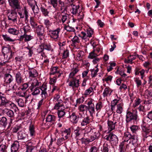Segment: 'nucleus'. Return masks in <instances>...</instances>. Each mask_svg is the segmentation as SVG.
I'll return each mask as SVG.
<instances>
[{
	"mask_svg": "<svg viewBox=\"0 0 152 152\" xmlns=\"http://www.w3.org/2000/svg\"><path fill=\"white\" fill-rule=\"evenodd\" d=\"M72 41L73 44H76L79 43L80 42V39L78 37L76 36H75L72 39Z\"/></svg>",
	"mask_w": 152,
	"mask_h": 152,
	"instance_id": "obj_50",
	"label": "nucleus"
},
{
	"mask_svg": "<svg viewBox=\"0 0 152 152\" xmlns=\"http://www.w3.org/2000/svg\"><path fill=\"white\" fill-rule=\"evenodd\" d=\"M94 33L93 30L91 28H89L87 30L86 33L82 31L81 33L78 35V36L81 37L82 39H85L87 37H90Z\"/></svg>",
	"mask_w": 152,
	"mask_h": 152,
	"instance_id": "obj_6",
	"label": "nucleus"
},
{
	"mask_svg": "<svg viewBox=\"0 0 152 152\" xmlns=\"http://www.w3.org/2000/svg\"><path fill=\"white\" fill-rule=\"evenodd\" d=\"M134 81L136 82L137 84V87H138L141 85V81L139 79V78H135Z\"/></svg>",
	"mask_w": 152,
	"mask_h": 152,
	"instance_id": "obj_63",
	"label": "nucleus"
},
{
	"mask_svg": "<svg viewBox=\"0 0 152 152\" xmlns=\"http://www.w3.org/2000/svg\"><path fill=\"white\" fill-rule=\"evenodd\" d=\"M40 10L42 14L45 16H48L49 12L48 11L47 9L41 6L40 7Z\"/></svg>",
	"mask_w": 152,
	"mask_h": 152,
	"instance_id": "obj_34",
	"label": "nucleus"
},
{
	"mask_svg": "<svg viewBox=\"0 0 152 152\" xmlns=\"http://www.w3.org/2000/svg\"><path fill=\"white\" fill-rule=\"evenodd\" d=\"M57 114L59 118H61L63 117L65 115L66 112L64 111V109L62 110L61 109H59L58 110Z\"/></svg>",
	"mask_w": 152,
	"mask_h": 152,
	"instance_id": "obj_36",
	"label": "nucleus"
},
{
	"mask_svg": "<svg viewBox=\"0 0 152 152\" xmlns=\"http://www.w3.org/2000/svg\"><path fill=\"white\" fill-rule=\"evenodd\" d=\"M137 140L136 139L132 140H129V141L125 142L126 148L127 149L132 150L134 149L135 145L136 144Z\"/></svg>",
	"mask_w": 152,
	"mask_h": 152,
	"instance_id": "obj_10",
	"label": "nucleus"
},
{
	"mask_svg": "<svg viewBox=\"0 0 152 152\" xmlns=\"http://www.w3.org/2000/svg\"><path fill=\"white\" fill-rule=\"evenodd\" d=\"M15 81L18 85H20L23 83L24 80L22 74L20 72H17L15 74Z\"/></svg>",
	"mask_w": 152,
	"mask_h": 152,
	"instance_id": "obj_12",
	"label": "nucleus"
},
{
	"mask_svg": "<svg viewBox=\"0 0 152 152\" xmlns=\"http://www.w3.org/2000/svg\"><path fill=\"white\" fill-rule=\"evenodd\" d=\"M152 120L150 119L147 116L145 117L143 120V123L145 124L146 125H149L151 123Z\"/></svg>",
	"mask_w": 152,
	"mask_h": 152,
	"instance_id": "obj_38",
	"label": "nucleus"
},
{
	"mask_svg": "<svg viewBox=\"0 0 152 152\" xmlns=\"http://www.w3.org/2000/svg\"><path fill=\"white\" fill-rule=\"evenodd\" d=\"M65 139L64 138H61L57 140V144L58 145H61L64 142Z\"/></svg>",
	"mask_w": 152,
	"mask_h": 152,
	"instance_id": "obj_58",
	"label": "nucleus"
},
{
	"mask_svg": "<svg viewBox=\"0 0 152 152\" xmlns=\"http://www.w3.org/2000/svg\"><path fill=\"white\" fill-rule=\"evenodd\" d=\"M123 105L119 104L117 105V109L116 112L119 114H121L123 111Z\"/></svg>",
	"mask_w": 152,
	"mask_h": 152,
	"instance_id": "obj_32",
	"label": "nucleus"
},
{
	"mask_svg": "<svg viewBox=\"0 0 152 152\" xmlns=\"http://www.w3.org/2000/svg\"><path fill=\"white\" fill-rule=\"evenodd\" d=\"M77 140H80L82 137V131L79 127H77L74 131Z\"/></svg>",
	"mask_w": 152,
	"mask_h": 152,
	"instance_id": "obj_21",
	"label": "nucleus"
},
{
	"mask_svg": "<svg viewBox=\"0 0 152 152\" xmlns=\"http://www.w3.org/2000/svg\"><path fill=\"white\" fill-rule=\"evenodd\" d=\"M8 32L10 34L16 35L18 34L19 30L14 28H10L8 29Z\"/></svg>",
	"mask_w": 152,
	"mask_h": 152,
	"instance_id": "obj_40",
	"label": "nucleus"
},
{
	"mask_svg": "<svg viewBox=\"0 0 152 152\" xmlns=\"http://www.w3.org/2000/svg\"><path fill=\"white\" fill-rule=\"evenodd\" d=\"M94 100L92 99H90L87 102V110L91 116L93 117L94 114L95 113V106L94 104L93 103Z\"/></svg>",
	"mask_w": 152,
	"mask_h": 152,
	"instance_id": "obj_7",
	"label": "nucleus"
},
{
	"mask_svg": "<svg viewBox=\"0 0 152 152\" xmlns=\"http://www.w3.org/2000/svg\"><path fill=\"white\" fill-rule=\"evenodd\" d=\"M56 120V118L53 115H48L46 118V121L47 122H50L54 123Z\"/></svg>",
	"mask_w": 152,
	"mask_h": 152,
	"instance_id": "obj_26",
	"label": "nucleus"
},
{
	"mask_svg": "<svg viewBox=\"0 0 152 152\" xmlns=\"http://www.w3.org/2000/svg\"><path fill=\"white\" fill-rule=\"evenodd\" d=\"M97 65L96 66L95 68H97L96 69H93L90 70V71L91 72V76L92 77H96L97 75V73L99 71L98 69L97 68Z\"/></svg>",
	"mask_w": 152,
	"mask_h": 152,
	"instance_id": "obj_43",
	"label": "nucleus"
},
{
	"mask_svg": "<svg viewBox=\"0 0 152 152\" xmlns=\"http://www.w3.org/2000/svg\"><path fill=\"white\" fill-rule=\"evenodd\" d=\"M95 50H94L93 52H91L89 54V55L88 56V57L89 58L93 59L96 58L98 55L96 53H95Z\"/></svg>",
	"mask_w": 152,
	"mask_h": 152,
	"instance_id": "obj_51",
	"label": "nucleus"
},
{
	"mask_svg": "<svg viewBox=\"0 0 152 152\" xmlns=\"http://www.w3.org/2000/svg\"><path fill=\"white\" fill-rule=\"evenodd\" d=\"M8 2L10 6L18 9L19 7V4L18 0H8Z\"/></svg>",
	"mask_w": 152,
	"mask_h": 152,
	"instance_id": "obj_24",
	"label": "nucleus"
},
{
	"mask_svg": "<svg viewBox=\"0 0 152 152\" xmlns=\"http://www.w3.org/2000/svg\"><path fill=\"white\" fill-rule=\"evenodd\" d=\"M78 110L80 112L84 113L85 111L87 110V106L84 104H80Z\"/></svg>",
	"mask_w": 152,
	"mask_h": 152,
	"instance_id": "obj_39",
	"label": "nucleus"
},
{
	"mask_svg": "<svg viewBox=\"0 0 152 152\" xmlns=\"http://www.w3.org/2000/svg\"><path fill=\"white\" fill-rule=\"evenodd\" d=\"M3 112L4 113L6 114L10 118L8 122V128H10L12 124H13V121L15 120L14 113L13 111L11 110L5 108L3 110Z\"/></svg>",
	"mask_w": 152,
	"mask_h": 152,
	"instance_id": "obj_4",
	"label": "nucleus"
},
{
	"mask_svg": "<svg viewBox=\"0 0 152 152\" xmlns=\"http://www.w3.org/2000/svg\"><path fill=\"white\" fill-rule=\"evenodd\" d=\"M0 99L1 100L0 107L2 106L7 107L10 105L12 107H14L15 108H17L15 105L8 100L6 98L5 95L1 92H0Z\"/></svg>",
	"mask_w": 152,
	"mask_h": 152,
	"instance_id": "obj_3",
	"label": "nucleus"
},
{
	"mask_svg": "<svg viewBox=\"0 0 152 152\" xmlns=\"http://www.w3.org/2000/svg\"><path fill=\"white\" fill-rule=\"evenodd\" d=\"M31 9L34 12V15H35L36 14L38 13L39 11V9L38 7H37L36 9H35V5H34L32 6H31Z\"/></svg>",
	"mask_w": 152,
	"mask_h": 152,
	"instance_id": "obj_57",
	"label": "nucleus"
},
{
	"mask_svg": "<svg viewBox=\"0 0 152 152\" xmlns=\"http://www.w3.org/2000/svg\"><path fill=\"white\" fill-rule=\"evenodd\" d=\"M81 141L82 144H87L88 143L90 142L89 139L87 138H84L83 137H82L80 139Z\"/></svg>",
	"mask_w": 152,
	"mask_h": 152,
	"instance_id": "obj_59",
	"label": "nucleus"
},
{
	"mask_svg": "<svg viewBox=\"0 0 152 152\" xmlns=\"http://www.w3.org/2000/svg\"><path fill=\"white\" fill-rule=\"evenodd\" d=\"M60 69L58 66H52L50 69V76L55 75L58 77H59L62 74L60 73Z\"/></svg>",
	"mask_w": 152,
	"mask_h": 152,
	"instance_id": "obj_9",
	"label": "nucleus"
},
{
	"mask_svg": "<svg viewBox=\"0 0 152 152\" xmlns=\"http://www.w3.org/2000/svg\"><path fill=\"white\" fill-rule=\"evenodd\" d=\"M29 130L31 137L33 138L35 135V132L34 130V127L33 124H31L29 127Z\"/></svg>",
	"mask_w": 152,
	"mask_h": 152,
	"instance_id": "obj_25",
	"label": "nucleus"
},
{
	"mask_svg": "<svg viewBox=\"0 0 152 152\" xmlns=\"http://www.w3.org/2000/svg\"><path fill=\"white\" fill-rule=\"evenodd\" d=\"M25 37L24 41L25 42L29 41L33 38V36L31 35H28L26 34H25Z\"/></svg>",
	"mask_w": 152,
	"mask_h": 152,
	"instance_id": "obj_54",
	"label": "nucleus"
},
{
	"mask_svg": "<svg viewBox=\"0 0 152 152\" xmlns=\"http://www.w3.org/2000/svg\"><path fill=\"white\" fill-rule=\"evenodd\" d=\"M112 92V91H110V89L109 88L106 87L105 88L103 93V97H105L107 96L109 94L110 95Z\"/></svg>",
	"mask_w": 152,
	"mask_h": 152,
	"instance_id": "obj_35",
	"label": "nucleus"
},
{
	"mask_svg": "<svg viewBox=\"0 0 152 152\" xmlns=\"http://www.w3.org/2000/svg\"><path fill=\"white\" fill-rule=\"evenodd\" d=\"M64 28L68 31H75V29L69 26H65Z\"/></svg>",
	"mask_w": 152,
	"mask_h": 152,
	"instance_id": "obj_55",
	"label": "nucleus"
},
{
	"mask_svg": "<svg viewBox=\"0 0 152 152\" xmlns=\"http://www.w3.org/2000/svg\"><path fill=\"white\" fill-rule=\"evenodd\" d=\"M123 139L124 140L123 142H126L129 140H132L133 139H136L135 135L134 134L131 135V133L129 132H126L124 133Z\"/></svg>",
	"mask_w": 152,
	"mask_h": 152,
	"instance_id": "obj_15",
	"label": "nucleus"
},
{
	"mask_svg": "<svg viewBox=\"0 0 152 152\" xmlns=\"http://www.w3.org/2000/svg\"><path fill=\"white\" fill-rule=\"evenodd\" d=\"M144 94L145 96H147L148 98H151L152 97V91L151 90L147 89L145 91Z\"/></svg>",
	"mask_w": 152,
	"mask_h": 152,
	"instance_id": "obj_46",
	"label": "nucleus"
},
{
	"mask_svg": "<svg viewBox=\"0 0 152 152\" xmlns=\"http://www.w3.org/2000/svg\"><path fill=\"white\" fill-rule=\"evenodd\" d=\"M18 142H15L11 147V152H16L18 149Z\"/></svg>",
	"mask_w": 152,
	"mask_h": 152,
	"instance_id": "obj_27",
	"label": "nucleus"
},
{
	"mask_svg": "<svg viewBox=\"0 0 152 152\" xmlns=\"http://www.w3.org/2000/svg\"><path fill=\"white\" fill-rule=\"evenodd\" d=\"M58 77H56V76L53 77L52 75L50 76V83L54 85L53 84L56 82V79Z\"/></svg>",
	"mask_w": 152,
	"mask_h": 152,
	"instance_id": "obj_48",
	"label": "nucleus"
},
{
	"mask_svg": "<svg viewBox=\"0 0 152 152\" xmlns=\"http://www.w3.org/2000/svg\"><path fill=\"white\" fill-rule=\"evenodd\" d=\"M138 117L137 110L133 112L127 111L126 115V122L127 123L137 122L138 120Z\"/></svg>",
	"mask_w": 152,
	"mask_h": 152,
	"instance_id": "obj_1",
	"label": "nucleus"
},
{
	"mask_svg": "<svg viewBox=\"0 0 152 152\" xmlns=\"http://www.w3.org/2000/svg\"><path fill=\"white\" fill-rule=\"evenodd\" d=\"M31 83V86H30L29 88L30 90L32 91L33 89L35 87L39 86H40L41 83L39 82L37 79H34L31 82H30Z\"/></svg>",
	"mask_w": 152,
	"mask_h": 152,
	"instance_id": "obj_18",
	"label": "nucleus"
},
{
	"mask_svg": "<svg viewBox=\"0 0 152 152\" xmlns=\"http://www.w3.org/2000/svg\"><path fill=\"white\" fill-rule=\"evenodd\" d=\"M93 89L92 87H90L88 89L86 90L84 93V95H88L90 94V93L92 92Z\"/></svg>",
	"mask_w": 152,
	"mask_h": 152,
	"instance_id": "obj_62",
	"label": "nucleus"
},
{
	"mask_svg": "<svg viewBox=\"0 0 152 152\" xmlns=\"http://www.w3.org/2000/svg\"><path fill=\"white\" fill-rule=\"evenodd\" d=\"M69 86L72 87L73 88H77L79 86V80L76 78L69 79Z\"/></svg>",
	"mask_w": 152,
	"mask_h": 152,
	"instance_id": "obj_14",
	"label": "nucleus"
},
{
	"mask_svg": "<svg viewBox=\"0 0 152 152\" xmlns=\"http://www.w3.org/2000/svg\"><path fill=\"white\" fill-rule=\"evenodd\" d=\"M141 102V100L138 98L135 100V102L133 104L134 107H136L138 106Z\"/></svg>",
	"mask_w": 152,
	"mask_h": 152,
	"instance_id": "obj_56",
	"label": "nucleus"
},
{
	"mask_svg": "<svg viewBox=\"0 0 152 152\" xmlns=\"http://www.w3.org/2000/svg\"><path fill=\"white\" fill-rule=\"evenodd\" d=\"M98 149L97 147L95 146H91L89 149V152H97Z\"/></svg>",
	"mask_w": 152,
	"mask_h": 152,
	"instance_id": "obj_64",
	"label": "nucleus"
},
{
	"mask_svg": "<svg viewBox=\"0 0 152 152\" xmlns=\"http://www.w3.org/2000/svg\"><path fill=\"white\" fill-rule=\"evenodd\" d=\"M108 145L107 143H104L101 148L102 152H108L109 149Z\"/></svg>",
	"mask_w": 152,
	"mask_h": 152,
	"instance_id": "obj_42",
	"label": "nucleus"
},
{
	"mask_svg": "<svg viewBox=\"0 0 152 152\" xmlns=\"http://www.w3.org/2000/svg\"><path fill=\"white\" fill-rule=\"evenodd\" d=\"M47 86L46 84H43L40 87V89L41 91V95L42 99L37 104V109L40 108V107L44 103V100H45L48 96L47 92Z\"/></svg>",
	"mask_w": 152,
	"mask_h": 152,
	"instance_id": "obj_2",
	"label": "nucleus"
},
{
	"mask_svg": "<svg viewBox=\"0 0 152 152\" xmlns=\"http://www.w3.org/2000/svg\"><path fill=\"white\" fill-rule=\"evenodd\" d=\"M71 132V129L69 128L65 130L63 132V134H66V135L65 136L66 139L68 138V137H69Z\"/></svg>",
	"mask_w": 152,
	"mask_h": 152,
	"instance_id": "obj_49",
	"label": "nucleus"
},
{
	"mask_svg": "<svg viewBox=\"0 0 152 152\" xmlns=\"http://www.w3.org/2000/svg\"><path fill=\"white\" fill-rule=\"evenodd\" d=\"M130 128L133 133H136L139 129L138 126L136 125H133L131 126Z\"/></svg>",
	"mask_w": 152,
	"mask_h": 152,
	"instance_id": "obj_45",
	"label": "nucleus"
},
{
	"mask_svg": "<svg viewBox=\"0 0 152 152\" xmlns=\"http://www.w3.org/2000/svg\"><path fill=\"white\" fill-rule=\"evenodd\" d=\"M69 56V51L67 49L64 50L63 54V58H67Z\"/></svg>",
	"mask_w": 152,
	"mask_h": 152,
	"instance_id": "obj_61",
	"label": "nucleus"
},
{
	"mask_svg": "<svg viewBox=\"0 0 152 152\" xmlns=\"http://www.w3.org/2000/svg\"><path fill=\"white\" fill-rule=\"evenodd\" d=\"M125 143V142L123 141L120 145L119 148L120 150V152H124L127 149V148H126V146Z\"/></svg>",
	"mask_w": 152,
	"mask_h": 152,
	"instance_id": "obj_33",
	"label": "nucleus"
},
{
	"mask_svg": "<svg viewBox=\"0 0 152 152\" xmlns=\"http://www.w3.org/2000/svg\"><path fill=\"white\" fill-rule=\"evenodd\" d=\"M18 140H21L24 142H27L29 140L28 138L27 135L22 131H20L18 132Z\"/></svg>",
	"mask_w": 152,
	"mask_h": 152,
	"instance_id": "obj_13",
	"label": "nucleus"
},
{
	"mask_svg": "<svg viewBox=\"0 0 152 152\" xmlns=\"http://www.w3.org/2000/svg\"><path fill=\"white\" fill-rule=\"evenodd\" d=\"M116 123L117 122L116 120L114 121V122L112 121L108 120L107 124L109 132H110L115 129V125Z\"/></svg>",
	"mask_w": 152,
	"mask_h": 152,
	"instance_id": "obj_22",
	"label": "nucleus"
},
{
	"mask_svg": "<svg viewBox=\"0 0 152 152\" xmlns=\"http://www.w3.org/2000/svg\"><path fill=\"white\" fill-rule=\"evenodd\" d=\"M17 12L14 10H11L8 13V20L12 22H17Z\"/></svg>",
	"mask_w": 152,
	"mask_h": 152,
	"instance_id": "obj_8",
	"label": "nucleus"
},
{
	"mask_svg": "<svg viewBox=\"0 0 152 152\" xmlns=\"http://www.w3.org/2000/svg\"><path fill=\"white\" fill-rule=\"evenodd\" d=\"M102 107V103L101 102H99L96 104L95 108L98 112H99L100 111Z\"/></svg>",
	"mask_w": 152,
	"mask_h": 152,
	"instance_id": "obj_44",
	"label": "nucleus"
},
{
	"mask_svg": "<svg viewBox=\"0 0 152 152\" xmlns=\"http://www.w3.org/2000/svg\"><path fill=\"white\" fill-rule=\"evenodd\" d=\"M17 102L18 104L20 107H23L24 106V101L21 99L17 100Z\"/></svg>",
	"mask_w": 152,
	"mask_h": 152,
	"instance_id": "obj_53",
	"label": "nucleus"
},
{
	"mask_svg": "<svg viewBox=\"0 0 152 152\" xmlns=\"http://www.w3.org/2000/svg\"><path fill=\"white\" fill-rule=\"evenodd\" d=\"M60 30V29L58 28L54 30L49 31V34L51 38L54 39H57L58 37V34Z\"/></svg>",
	"mask_w": 152,
	"mask_h": 152,
	"instance_id": "obj_16",
	"label": "nucleus"
},
{
	"mask_svg": "<svg viewBox=\"0 0 152 152\" xmlns=\"http://www.w3.org/2000/svg\"><path fill=\"white\" fill-rule=\"evenodd\" d=\"M84 53L83 51H80L77 54V57L79 58V60H81L83 56Z\"/></svg>",
	"mask_w": 152,
	"mask_h": 152,
	"instance_id": "obj_60",
	"label": "nucleus"
},
{
	"mask_svg": "<svg viewBox=\"0 0 152 152\" xmlns=\"http://www.w3.org/2000/svg\"><path fill=\"white\" fill-rule=\"evenodd\" d=\"M28 70L29 77L34 78L37 76L38 73L36 70L34 68H29Z\"/></svg>",
	"mask_w": 152,
	"mask_h": 152,
	"instance_id": "obj_17",
	"label": "nucleus"
},
{
	"mask_svg": "<svg viewBox=\"0 0 152 152\" xmlns=\"http://www.w3.org/2000/svg\"><path fill=\"white\" fill-rule=\"evenodd\" d=\"M79 8L80 6L79 5H73L72 6V13L74 15H76L79 12V11H80Z\"/></svg>",
	"mask_w": 152,
	"mask_h": 152,
	"instance_id": "obj_30",
	"label": "nucleus"
},
{
	"mask_svg": "<svg viewBox=\"0 0 152 152\" xmlns=\"http://www.w3.org/2000/svg\"><path fill=\"white\" fill-rule=\"evenodd\" d=\"M2 37L4 39L7 41L10 42H13L15 41V39H13L10 38L7 34L2 35Z\"/></svg>",
	"mask_w": 152,
	"mask_h": 152,
	"instance_id": "obj_41",
	"label": "nucleus"
},
{
	"mask_svg": "<svg viewBox=\"0 0 152 152\" xmlns=\"http://www.w3.org/2000/svg\"><path fill=\"white\" fill-rule=\"evenodd\" d=\"M91 122V120L90 117L87 116L83 118L82 119L81 125L82 126H85L89 124Z\"/></svg>",
	"mask_w": 152,
	"mask_h": 152,
	"instance_id": "obj_20",
	"label": "nucleus"
},
{
	"mask_svg": "<svg viewBox=\"0 0 152 152\" xmlns=\"http://www.w3.org/2000/svg\"><path fill=\"white\" fill-rule=\"evenodd\" d=\"M11 48L9 45L7 47H4L3 48L2 52L4 56L8 54H10L11 51Z\"/></svg>",
	"mask_w": 152,
	"mask_h": 152,
	"instance_id": "obj_28",
	"label": "nucleus"
},
{
	"mask_svg": "<svg viewBox=\"0 0 152 152\" xmlns=\"http://www.w3.org/2000/svg\"><path fill=\"white\" fill-rule=\"evenodd\" d=\"M7 146L4 144L0 145V152H7Z\"/></svg>",
	"mask_w": 152,
	"mask_h": 152,
	"instance_id": "obj_47",
	"label": "nucleus"
},
{
	"mask_svg": "<svg viewBox=\"0 0 152 152\" xmlns=\"http://www.w3.org/2000/svg\"><path fill=\"white\" fill-rule=\"evenodd\" d=\"M69 118L70 121L74 124L77 123L79 117L76 115V114L74 113H72L71 114H69V117L68 118Z\"/></svg>",
	"mask_w": 152,
	"mask_h": 152,
	"instance_id": "obj_19",
	"label": "nucleus"
},
{
	"mask_svg": "<svg viewBox=\"0 0 152 152\" xmlns=\"http://www.w3.org/2000/svg\"><path fill=\"white\" fill-rule=\"evenodd\" d=\"M105 139L110 141L113 145H116L118 143V138L117 137L112 133H110L105 137Z\"/></svg>",
	"mask_w": 152,
	"mask_h": 152,
	"instance_id": "obj_5",
	"label": "nucleus"
},
{
	"mask_svg": "<svg viewBox=\"0 0 152 152\" xmlns=\"http://www.w3.org/2000/svg\"><path fill=\"white\" fill-rule=\"evenodd\" d=\"M30 23L32 28H36L38 26V24L34 20V18L31 17L30 18Z\"/></svg>",
	"mask_w": 152,
	"mask_h": 152,
	"instance_id": "obj_29",
	"label": "nucleus"
},
{
	"mask_svg": "<svg viewBox=\"0 0 152 152\" xmlns=\"http://www.w3.org/2000/svg\"><path fill=\"white\" fill-rule=\"evenodd\" d=\"M4 82L7 83H10L13 80L12 76L9 74L5 75Z\"/></svg>",
	"mask_w": 152,
	"mask_h": 152,
	"instance_id": "obj_23",
	"label": "nucleus"
},
{
	"mask_svg": "<svg viewBox=\"0 0 152 152\" xmlns=\"http://www.w3.org/2000/svg\"><path fill=\"white\" fill-rule=\"evenodd\" d=\"M44 24L46 26V27L48 28L51 25L52 23L48 19H46L44 20Z\"/></svg>",
	"mask_w": 152,
	"mask_h": 152,
	"instance_id": "obj_52",
	"label": "nucleus"
},
{
	"mask_svg": "<svg viewBox=\"0 0 152 152\" xmlns=\"http://www.w3.org/2000/svg\"><path fill=\"white\" fill-rule=\"evenodd\" d=\"M36 31L37 35L40 37H41L40 39H42V38H44V36L45 28L42 25H39L36 28Z\"/></svg>",
	"mask_w": 152,
	"mask_h": 152,
	"instance_id": "obj_11",
	"label": "nucleus"
},
{
	"mask_svg": "<svg viewBox=\"0 0 152 152\" xmlns=\"http://www.w3.org/2000/svg\"><path fill=\"white\" fill-rule=\"evenodd\" d=\"M7 119L5 117H2L0 120V124L5 127L8 124Z\"/></svg>",
	"mask_w": 152,
	"mask_h": 152,
	"instance_id": "obj_31",
	"label": "nucleus"
},
{
	"mask_svg": "<svg viewBox=\"0 0 152 152\" xmlns=\"http://www.w3.org/2000/svg\"><path fill=\"white\" fill-rule=\"evenodd\" d=\"M42 86H39V88L38 87H37L35 88L34 89H33V92L31 93V94L33 96H36L39 94L40 92V87Z\"/></svg>",
	"mask_w": 152,
	"mask_h": 152,
	"instance_id": "obj_37",
	"label": "nucleus"
}]
</instances>
